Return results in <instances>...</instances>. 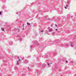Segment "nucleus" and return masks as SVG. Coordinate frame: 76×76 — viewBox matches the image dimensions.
I'll return each mask as SVG.
<instances>
[{
	"label": "nucleus",
	"mask_w": 76,
	"mask_h": 76,
	"mask_svg": "<svg viewBox=\"0 0 76 76\" xmlns=\"http://www.w3.org/2000/svg\"><path fill=\"white\" fill-rule=\"evenodd\" d=\"M48 30L50 32H52V31H53V29L52 28H50V27L48 28Z\"/></svg>",
	"instance_id": "f257e3e1"
},
{
	"label": "nucleus",
	"mask_w": 76,
	"mask_h": 76,
	"mask_svg": "<svg viewBox=\"0 0 76 76\" xmlns=\"http://www.w3.org/2000/svg\"><path fill=\"white\" fill-rule=\"evenodd\" d=\"M45 19H49V18H48V16L46 15V16H45Z\"/></svg>",
	"instance_id": "f03ea898"
},
{
	"label": "nucleus",
	"mask_w": 76,
	"mask_h": 76,
	"mask_svg": "<svg viewBox=\"0 0 76 76\" xmlns=\"http://www.w3.org/2000/svg\"><path fill=\"white\" fill-rule=\"evenodd\" d=\"M18 61H17V63L16 64V65H19V61L20 60V58L18 59Z\"/></svg>",
	"instance_id": "7ed1b4c3"
},
{
	"label": "nucleus",
	"mask_w": 76,
	"mask_h": 76,
	"mask_svg": "<svg viewBox=\"0 0 76 76\" xmlns=\"http://www.w3.org/2000/svg\"><path fill=\"white\" fill-rule=\"evenodd\" d=\"M37 66H38L37 67H39L41 66V64H37Z\"/></svg>",
	"instance_id": "20e7f679"
},
{
	"label": "nucleus",
	"mask_w": 76,
	"mask_h": 76,
	"mask_svg": "<svg viewBox=\"0 0 76 76\" xmlns=\"http://www.w3.org/2000/svg\"><path fill=\"white\" fill-rule=\"evenodd\" d=\"M24 62L25 63H28V60H25L24 61Z\"/></svg>",
	"instance_id": "39448f33"
},
{
	"label": "nucleus",
	"mask_w": 76,
	"mask_h": 76,
	"mask_svg": "<svg viewBox=\"0 0 76 76\" xmlns=\"http://www.w3.org/2000/svg\"><path fill=\"white\" fill-rule=\"evenodd\" d=\"M67 4H70V1H67Z\"/></svg>",
	"instance_id": "423d86ee"
},
{
	"label": "nucleus",
	"mask_w": 76,
	"mask_h": 76,
	"mask_svg": "<svg viewBox=\"0 0 76 76\" xmlns=\"http://www.w3.org/2000/svg\"><path fill=\"white\" fill-rule=\"evenodd\" d=\"M14 69L15 70H17V69H18V67H15L14 68Z\"/></svg>",
	"instance_id": "0eeeda50"
},
{
	"label": "nucleus",
	"mask_w": 76,
	"mask_h": 76,
	"mask_svg": "<svg viewBox=\"0 0 76 76\" xmlns=\"http://www.w3.org/2000/svg\"><path fill=\"white\" fill-rule=\"evenodd\" d=\"M71 46L72 47H73V44L72 43H71Z\"/></svg>",
	"instance_id": "6e6552de"
},
{
	"label": "nucleus",
	"mask_w": 76,
	"mask_h": 76,
	"mask_svg": "<svg viewBox=\"0 0 76 76\" xmlns=\"http://www.w3.org/2000/svg\"><path fill=\"white\" fill-rule=\"evenodd\" d=\"M19 41H22V38H20L19 39Z\"/></svg>",
	"instance_id": "1a4fd4ad"
},
{
	"label": "nucleus",
	"mask_w": 76,
	"mask_h": 76,
	"mask_svg": "<svg viewBox=\"0 0 76 76\" xmlns=\"http://www.w3.org/2000/svg\"><path fill=\"white\" fill-rule=\"evenodd\" d=\"M9 44H10V45H12V42H9Z\"/></svg>",
	"instance_id": "9d476101"
},
{
	"label": "nucleus",
	"mask_w": 76,
	"mask_h": 76,
	"mask_svg": "<svg viewBox=\"0 0 76 76\" xmlns=\"http://www.w3.org/2000/svg\"><path fill=\"white\" fill-rule=\"evenodd\" d=\"M31 56H27L28 58H31Z\"/></svg>",
	"instance_id": "9b49d317"
},
{
	"label": "nucleus",
	"mask_w": 76,
	"mask_h": 76,
	"mask_svg": "<svg viewBox=\"0 0 76 76\" xmlns=\"http://www.w3.org/2000/svg\"><path fill=\"white\" fill-rule=\"evenodd\" d=\"M1 30H2V31H4V28H2L1 29Z\"/></svg>",
	"instance_id": "f8f14e48"
},
{
	"label": "nucleus",
	"mask_w": 76,
	"mask_h": 76,
	"mask_svg": "<svg viewBox=\"0 0 76 76\" xmlns=\"http://www.w3.org/2000/svg\"><path fill=\"white\" fill-rule=\"evenodd\" d=\"M34 43V44H37V43H38V42H35Z\"/></svg>",
	"instance_id": "ddd939ff"
},
{
	"label": "nucleus",
	"mask_w": 76,
	"mask_h": 76,
	"mask_svg": "<svg viewBox=\"0 0 76 76\" xmlns=\"http://www.w3.org/2000/svg\"><path fill=\"white\" fill-rule=\"evenodd\" d=\"M27 24L28 25H30V23H27Z\"/></svg>",
	"instance_id": "4468645a"
},
{
	"label": "nucleus",
	"mask_w": 76,
	"mask_h": 76,
	"mask_svg": "<svg viewBox=\"0 0 76 76\" xmlns=\"http://www.w3.org/2000/svg\"><path fill=\"white\" fill-rule=\"evenodd\" d=\"M52 63H51V64L49 63V64H48V66H50V64H52Z\"/></svg>",
	"instance_id": "2eb2a0df"
},
{
	"label": "nucleus",
	"mask_w": 76,
	"mask_h": 76,
	"mask_svg": "<svg viewBox=\"0 0 76 76\" xmlns=\"http://www.w3.org/2000/svg\"><path fill=\"white\" fill-rule=\"evenodd\" d=\"M43 67H45V65H43L42 66Z\"/></svg>",
	"instance_id": "dca6fc26"
},
{
	"label": "nucleus",
	"mask_w": 76,
	"mask_h": 76,
	"mask_svg": "<svg viewBox=\"0 0 76 76\" xmlns=\"http://www.w3.org/2000/svg\"><path fill=\"white\" fill-rule=\"evenodd\" d=\"M1 15V11L0 12V15Z\"/></svg>",
	"instance_id": "f3484780"
},
{
	"label": "nucleus",
	"mask_w": 76,
	"mask_h": 76,
	"mask_svg": "<svg viewBox=\"0 0 76 76\" xmlns=\"http://www.w3.org/2000/svg\"><path fill=\"white\" fill-rule=\"evenodd\" d=\"M71 63H73V61H71Z\"/></svg>",
	"instance_id": "a211bd4d"
},
{
	"label": "nucleus",
	"mask_w": 76,
	"mask_h": 76,
	"mask_svg": "<svg viewBox=\"0 0 76 76\" xmlns=\"http://www.w3.org/2000/svg\"><path fill=\"white\" fill-rule=\"evenodd\" d=\"M43 32V30L41 31H40V33H41V32Z\"/></svg>",
	"instance_id": "6ab92c4d"
},
{
	"label": "nucleus",
	"mask_w": 76,
	"mask_h": 76,
	"mask_svg": "<svg viewBox=\"0 0 76 76\" xmlns=\"http://www.w3.org/2000/svg\"><path fill=\"white\" fill-rule=\"evenodd\" d=\"M3 61H4V62H6V61L4 60H3Z\"/></svg>",
	"instance_id": "aec40b11"
},
{
	"label": "nucleus",
	"mask_w": 76,
	"mask_h": 76,
	"mask_svg": "<svg viewBox=\"0 0 76 76\" xmlns=\"http://www.w3.org/2000/svg\"><path fill=\"white\" fill-rule=\"evenodd\" d=\"M66 63H67L68 62H67V60H66Z\"/></svg>",
	"instance_id": "412c9836"
},
{
	"label": "nucleus",
	"mask_w": 76,
	"mask_h": 76,
	"mask_svg": "<svg viewBox=\"0 0 76 76\" xmlns=\"http://www.w3.org/2000/svg\"><path fill=\"white\" fill-rule=\"evenodd\" d=\"M64 8H65V9H67V8L66 7H64Z\"/></svg>",
	"instance_id": "4be33fe9"
},
{
	"label": "nucleus",
	"mask_w": 76,
	"mask_h": 76,
	"mask_svg": "<svg viewBox=\"0 0 76 76\" xmlns=\"http://www.w3.org/2000/svg\"><path fill=\"white\" fill-rule=\"evenodd\" d=\"M55 26L56 27H57V25L56 24H55Z\"/></svg>",
	"instance_id": "5701e85b"
},
{
	"label": "nucleus",
	"mask_w": 76,
	"mask_h": 76,
	"mask_svg": "<svg viewBox=\"0 0 76 76\" xmlns=\"http://www.w3.org/2000/svg\"><path fill=\"white\" fill-rule=\"evenodd\" d=\"M66 7H68V5H66Z\"/></svg>",
	"instance_id": "b1692460"
},
{
	"label": "nucleus",
	"mask_w": 76,
	"mask_h": 76,
	"mask_svg": "<svg viewBox=\"0 0 76 76\" xmlns=\"http://www.w3.org/2000/svg\"><path fill=\"white\" fill-rule=\"evenodd\" d=\"M32 4H33V3H31V6H32Z\"/></svg>",
	"instance_id": "393cba45"
},
{
	"label": "nucleus",
	"mask_w": 76,
	"mask_h": 76,
	"mask_svg": "<svg viewBox=\"0 0 76 76\" xmlns=\"http://www.w3.org/2000/svg\"><path fill=\"white\" fill-rule=\"evenodd\" d=\"M55 30H56V31H58V30L57 29H56Z\"/></svg>",
	"instance_id": "a878e982"
},
{
	"label": "nucleus",
	"mask_w": 76,
	"mask_h": 76,
	"mask_svg": "<svg viewBox=\"0 0 76 76\" xmlns=\"http://www.w3.org/2000/svg\"><path fill=\"white\" fill-rule=\"evenodd\" d=\"M18 59H19V56H18Z\"/></svg>",
	"instance_id": "bb28decb"
},
{
	"label": "nucleus",
	"mask_w": 76,
	"mask_h": 76,
	"mask_svg": "<svg viewBox=\"0 0 76 76\" xmlns=\"http://www.w3.org/2000/svg\"><path fill=\"white\" fill-rule=\"evenodd\" d=\"M37 60H38V57L37 58Z\"/></svg>",
	"instance_id": "cd10ccee"
},
{
	"label": "nucleus",
	"mask_w": 76,
	"mask_h": 76,
	"mask_svg": "<svg viewBox=\"0 0 76 76\" xmlns=\"http://www.w3.org/2000/svg\"><path fill=\"white\" fill-rule=\"evenodd\" d=\"M31 48L32 49V46H31Z\"/></svg>",
	"instance_id": "c85d7f7f"
},
{
	"label": "nucleus",
	"mask_w": 76,
	"mask_h": 76,
	"mask_svg": "<svg viewBox=\"0 0 76 76\" xmlns=\"http://www.w3.org/2000/svg\"><path fill=\"white\" fill-rule=\"evenodd\" d=\"M37 17H38V15H37V16H36V18H37Z\"/></svg>",
	"instance_id": "c756f323"
},
{
	"label": "nucleus",
	"mask_w": 76,
	"mask_h": 76,
	"mask_svg": "<svg viewBox=\"0 0 76 76\" xmlns=\"http://www.w3.org/2000/svg\"><path fill=\"white\" fill-rule=\"evenodd\" d=\"M51 27H53V25H51Z\"/></svg>",
	"instance_id": "7c9ffc66"
},
{
	"label": "nucleus",
	"mask_w": 76,
	"mask_h": 76,
	"mask_svg": "<svg viewBox=\"0 0 76 76\" xmlns=\"http://www.w3.org/2000/svg\"><path fill=\"white\" fill-rule=\"evenodd\" d=\"M76 76V74H75V75H74V76Z\"/></svg>",
	"instance_id": "2f4dec72"
},
{
	"label": "nucleus",
	"mask_w": 76,
	"mask_h": 76,
	"mask_svg": "<svg viewBox=\"0 0 76 76\" xmlns=\"http://www.w3.org/2000/svg\"><path fill=\"white\" fill-rule=\"evenodd\" d=\"M16 14H17V15H18V12H17V13H16Z\"/></svg>",
	"instance_id": "473e14b6"
},
{
	"label": "nucleus",
	"mask_w": 76,
	"mask_h": 76,
	"mask_svg": "<svg viewBox=\"0 0 76 76\" xmlns=\"http://www.w3.org/2000/svg\"><path fill=\"white\" fill-rule=\"evenodd\" d=\"M52 34H54V33H52Z\"/></svg>",
	"instance_id": "72a5a7b5"
},
{
	"label": "nucleus",
	"mask_w": 76,
	"mask_h": 76,
	"mask_svg": "<svg viewBox=\"0 0 76 76\" xmlns=\"http://www.w3.org/2000/svg\"><path fill=\"white\" fill-rule=\"evenodd\" d=\"M27 69H29V67H28L27 68Z\"/></svg>",
	"instance_id": "f704fd0d"
},
{
	"label": "nucleus",
	"mask_w": 76,
	"mask_h": 76,
	"mask_svg": "<svg viewBox=\"0 0 76 76\" xmlns=\"http://www.w3.org/2000/svg\"><path fill=\"white\" fill-rule=\"evenodd\" d=\"M40 22H41V20H40Z\"/></svg>",
	"instance_id": "c9c22d12"
},
{
	"label": "nucleus",
	"mask_w": 76,
	"mask_h": 76,
	"mask_svg": "<svg viewBox=\"0 0 76 76\" xmlns=\"http://www.w3.org/2000/svg\"><path fill=\"white\" fill-rule=\"evenodd\" d=\"M24 28H23V29Z\"/></svg>",
	"instance_id": "e433bc0d"
},
{
	"label": "nucleus",
	"mask_w": 76,
	"mask_h": 76,
	"mask_svg": "<svg viewBox=\"0 0 76 76\" xmlns=\"http://www.w3.org/2000/svg\"><path fill=\"white\" fill-rule=\"evenodd\" d=\"M59 71H60V70H59Z\"/></svg>",
	"instance_id": "4c0bfd02"
},
{
	"label": "nucleus",
	"mask_w": 76,
	"mask_h": 76,
	"mask_svg": "<svg viewBox=\"0 0 76 76\" xmlns=\"http://www.w3.org/2000/svg\"><path fill=\"white\" fill-rule=\"evenodd\" d=\"M22 76H23V75H22Z\"/></svg>",
	"instance_id": "58836bf2"
},
{
	"label": "nucleus",
	"mask_w": 76,
	"mask_h": 76,
	"mask_svg": "<svg viewBox=\"0 0 76 76\" xmlns=\"http://www.w3.org/2000/svg\"><path fill=\"white\" fill-rule=\"evenodd\" d=\"M26 35H28L27 34H26Z\"/></svg>",
	"instance_id": "ea45409f"
},
{
	"label": "nucleus",
	"mask_w": 76,
	"mask_h": 76,
	"mask_svg": "<svg viewBox=\"0 0 76 76\" xmlns=\"http://www.w3.org/2000/svg\"><path fill=\"white\" fill-rule=\"evenodd\" d=\"M68 45H67V46H68Z\"/></svg>",
	"instance_id": "a19ab883"
}]
</instances>
